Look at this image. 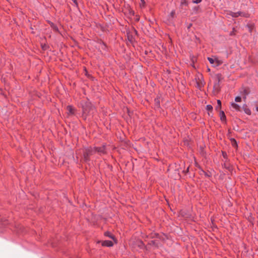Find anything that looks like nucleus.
Here are the masks:
<instances>
[{"label":"nucleus","instance_id":"f257e3e1","mask_svg":"<svg viewBox=\"0 0 258 258\" xmlns=\"http://www.w3.org/2000/svg\"><path fill=\"white\" fill-rule=\"evenodd\" d=\"M95 152H97L100 153H104L105 148L103 146L100 148H95L94 149H92L91 148L87 149L84 155V160L85 161L88 160L89 156L92 155Z\"/></svg>","mask_w":258,"mask_h":258},{"label":"nucleus","instance_id":"f03ea898","mask_svg":"<svg viewBox=\"0 0 258 258\" xmlns=\"http://www.w3.org/2000/svg\"><path fill=\"white\" fill-rule=\"evenodd\" d=\"M83 113L86 115L91 114L93 112H91L93 111L94 108L91 106L90 103H86L85 105L83 106Z\"/></svg>","mask_w":258,"mask_h":258},{"label":"nucleus","instance_id":"7ed1b4c3","mask_svg":"<svg viewBox=\"0 0 258 258\" xmlns=\"http://www.w3.org/2000/svg\"><path fill=\"white\" fill-rule=\"evenodd\" d=\"M208 59L209 62L213 65L214 67H217L220 65L222 62L221 60H218L217 58H213L211 57H208Z\"/></svg>","mask_w":258,"mask_h":258},{"label":"nucleus","instance_id":"20e7f679","mask_svg":"<svg viewBox=\"0 0 258 258\" xmlns=\"http://www.w3.org/2000/svg\"><path fill=\"white\" fill-rule=\"evenodd\" d=\"M202 76L200 75L198 77V78H196V83H197V87L199 89H201L202 87L204 86V83L202 81Z\"/></svg>","mask_w":258,"mask_h":258},{"label":"nucleus","instance_id":"39448f33","mask_svg":"<svg viewBox=\"0 0 258 258\" xmlns=\"http://www.w3.org/2000/svg\"><path fill=\"white\" fill-rule=\"evenodd\" d=\"M98 242H101L102 245L104 246H112L113 245V242L109 240L98 241Z\"/></svg>","mask_w":258,"mask_h":258},{"label":"nucleus","instance_id":"423d86ee","mask_svg":"<svg viewBox=\"0 0 258 258\" xmlns=\"http://www.w3.org/2000/svg\"><path fill=\"white\" fill-rule=\"evenodd\" d=\"M67 109L68 115H71L74 114L75 109L72 106H68Z\"/></svg>","mask_w":258,"mask_h":258},{"label":"nucleus","instance_id":"0eeeda50","mask_svg":"<svg viewBox=\"0 0 258 258\" xmlns=\"http://www.w3.org/2000/svg\"><path fill=\"white\" fill-rule=\"evenodd\" d=\"M231 15L233 17H237L239 16H244V14L241 12L233 13L231 12Z\"/></svg>","mask_w":258,"mask_h":258},{"label":"nucleus","instance_id":"6e6552de","mask_svg":"<svg viewBox=\"0 0 258 258\" xmlns=\"http://www.w3.org/2000/svg\"><path fill=\"white\" fill-rule=\"evenodd\" d=\"M105 235L110 237V238L112 239L114 241H115V239L114 238V236L110 232H106L105 233Z\"/></svg>","mask_w":258,"mask_h":258},{"label":"nucleus","instance_id":"1a4fd4ad","mask_svg":"<svg viewBox=\"0 0 258 258\" xmlns=\"http://www.w3.org/2000/svg\"><path fill=\"white\" fill-rule=\"evenodd\" d=\"M231 106L233 107V108H234L236 110H239L240 109L239 106L235 103H232Z\"/></svg>","mask_w":258,"mask_h":258},{"label":"nucleus","instance_id":"9d476101","mask_svg":"<svg viewBox=\"0 0 258 258\" xmlns=\"http://www.w3.org/2000/svg\"><path fill=\"white\" fill-rule=\"evenodd\" d=\"M231 144L233 147H234L235 148H236L237 147V144L235 139H232L231 140Z\"/></svg>","mask_w":258,"mask_h":258},{"label":"nucleus","instance_id":"9b49d317","mask_svg":"<svg viewBox=\"0 0 258 258\" xmlns=\"http://www.w3.org/2000/svg\"><path fill=\"white\" fill-rule=\"evenodd\" d=\"M220 115H221V119L222 120H225V119H226V116H225V115L223 111H222L220 113Z\"/></svg>","mask_w":258,"mask_h":258},{"label":"nucleus","instance_id":"f8f14e48","mask_svg":"<svg viewBox=\"0 0 258 258\" xmlns=\"http://www.w3.org/2000/svg\"><path fill=\"white\" fill-rule=\"evenodd\" d=\"M206 109L209 112H210V111L211 112L212 111V109H213V107L211 105H208L206 106Z\"/></svg>","mask_w":258,"mask_h":258},{"label":"nucleus","instance_id":"ddd939ff","mask_svg":"<svg viewBox=\"0 0 258 258\" xmlns=\"http://www.w3.org/2000/svg\"><path fill=\"white\" fill-rule=\"evenodd\" d=\"M217 103H218V106L216 107V109H218L219 108H220L221 106V102L220 100H218Z\"/></svg>","mask_w":258,"mask_h":258},{"label":"nucleus","instance_id":"4468645a","mask_svg":"<svg viewBox=\"0 0 258 258\" xmlns=\"http://www.w3.org/2000/svg\"><path fill=\"white\" fill-rule=\"evenodd\" d=\"M241 97H239V96H237V97H236L235 98V101L236 102H240V101H241Z\"/></svg>","mask_w":258,"mask_h":258},{"label":"nucleus","instance_id":"2eb2a0df","mask_svg":"<svg viewBox=\"0 0 258 258\" xmlns=\"http://www.w3.org/2000/svg\"><path fill=\"white\" fill-rule=\"evenodd\" d=\"M245 112L247 114H250L251 113L250 110L248 109H246L245 110Z\"/></svg>","mask_w":258,"mask_h":258},{"label":"nucleus","instance_id":"dca6fc26","mask_svg":"<svg viewBox=\"0 0 258 258\" xmlns=\"http://www.w3.org/2000/svg\"><path fill=\"white\" fill-rule=\"evenodd\" d=\"M201 2H202V0H196V1H194L193 3H195V4H199V3H201Z\"/></svg>","mask_w":258,"mask_h":258},{"label":"nucleus","instance_id":"f3484780","mask_svg":"<svg viewBox=\"0 0 258 258\" xmlns=\"http://www.w3.org/2000/svg\"><path fill=\"white\" fill-rule=\"evenodd\" d=\"M175 11H172L171 12V13H170V16H171V17H174V15H175Z\"/></svg>","mask_w":258,"mask_h":258},{"label":"nucleus","instance_id":"a211bd4d","mask_svg":"<svg viewBox=\"0 0 258 258\" xmlns=\"http://www.w3.org/2000/svg\"><path fill=\"white\" fill-rule=\"evenodd\" d=\"M181 5H186V0H181Z\"/></svg>","mask_w":258,"mask_h":258},{"label":"nucleus","instance_id":"6ab92c4d","mask_svg":"<svg viewBox=\"0 0 258 258\" xmlns=\"http://www.w3.org/2000/svg\"><path fill=\"white\" fill-rule=\"evenodd\" d=\"M244 94H245V96L243 97V98L245 99L246 98V95L247 94H248V92H247V91L246 90H244Z\"/></svg>","mask_w":258,"mask_h":258},{"label":"nucleus","instance_id":"aec40b11","mask_svg":"<svg viewBox=\"0 0 258 258\" xmlns=\"http://www.w3.org/2000/svg\"><path fill=\"white\" fill-rule=\"evenodd\" d=\"M141 1L142 3L143 4H144L145 3V2L144 0H141Z\"/></svg>","mask_w":258,"mask_h":258},{"label":"nucleus","instance_id":"412c9836","mask_svg":"<svg viewBox=\"0 0 258 258\" xmlns=\"http://www.w3.org/2000/svg\"><path fill=\"white\" fill-rule=\"evenodd\" d=\"M256 111H258V106H257V107H256Z\"/></svg>","mask_w":258,"mask_h":258},{"label":"nucleus","instance_id":"4be33fe9","mask_svg":"<svg viewBox=\"0 0 258 258\" xmlns=\"http://www.w3.org/2000/svg\"><path fill=\"white\" fill-rule=\"evenodd\" d=\"M140 243H141V244H142V245L143 244V242H140Z\"/></svg>","mask_w":258,"mask_h":258}]
</instances>
